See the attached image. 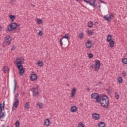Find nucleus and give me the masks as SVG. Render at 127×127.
Listing matches in <instances>:
<instances>
[{"label":"nucleus","mask_w":127,"mask_h":127,"mask_svg":"<svg viewBox=\"0 0 127 127\" xmlns=\"http://www.w3.org/2000/svg\"><path fill=\"white\" fill-rule=\"evenodd\" d=\"M99 103L103 108H106L109 105V97L106 95L100 97Z\"/></svg>","instance_id":"1"},{"label":"nucleus","mask_w":127,"mask_h":127,"mask_svg":"<svg viewBox=\"0 0 127 127\" xmlns=\"http://www.w3.org/2000/svg\"><path fill=\"white\" fill-rule=\"evenodd\" d=\"M15 29H16L17 31H19L20 30V25H18L16 23H11L8 26L7 31H13Z\"/></svg>","instance_id":"2"},{"label":"nucleus","mask_w":127,"mask_h":127,"mask_svg":"<svg viewBox=\"0 0 127 127\" xmlns=\"http://www.w3.org/2000/svg\"><path fill=\"white\" fill-rule=\"evenodd\" d=\"M5 108V104L4 102L2 104H0V119H3L4 117H5V114H4V112H2L3 110L4 111V108Z\"/></svg>","instance_id":"3"},{"label":"nucleus","mask_w":127,"mask_h":127,"mask_svg":"<svg viewBox=\"0 0 127 127\" xmlns=\"http://www.w3.org/2000/svg\"><path fill=\"white\" fill-rule=\"evenodd\" d=\"M84 2L87 3V4H89L91 5V6H93L95 8H101V5H100V3L98 2L97 3H96L95 1H93L92 3L91 1L84 0Z\"/></svg>","instance_id":"4"},{"label":"nucleus","mask_w":127,"mask_h":127,"mask_svg":"<svg viewBox=\"0 0 127 127\" xmlns=\"http://www.w3.org/2000/svg\"><path fill=\"white\" fill-rule=\"evenodd\" d=\"M12 40V38L10 37V36H7L5 38L4 43L6 44H3V46H6V45H9L11 44V42H10Z\"/></svg>","instance_id":"5"},{"label":"nucleus","mask_w":127,"mask_h":127,"mask_svg":"<svg viewBox=\"0 0 127 127\" xmlns=\"http://www.w3.org/2000/svg\"><path fill=\"white\" fill-rule=\"evenodd\" d=\"M95 68H94V71L95 72H99V69H100V67H101V61L99 60H95Z\"/></svg>","instance_id":"6"},{"label":"nucleus","mask_w":127,"mask_h":127,"mask_svg":"<svg viewBox=\"0 0 127 127\" xmlns=\"http://www.w3.org/2000/svg\"><path fill=\"white\" fill-rule=\"evenodd\" d=\"M60 44L61 46H62L63 44L65 46H68V45H69V40H66L65 39H62V38H61L60 39Z\"/></svg>","instance_id":"7"},{"label":"nucleus","mask_w":127,"mask_h":127,"mask_svg":"<svg viewBox=\"0 0 127 127\" xmlns=\"http://www.w3.org/2000/svg\"><path fill=\"white\" fill-rule=\"evenodd\" d=\"M91 97L92 99H94L96 100V103H99V102L100 101L99 99L101 98V96L98 93H92L91 95Z\"/></svg>","instance_id":"8"},{"label":"nucleus","mask_w":127,"mask_h":127,"mask_svg":"<svg viewBox=\"0 0 127 127\" xmlns=\"http://www.w3.org/2000/svg\"><path fill=\"white\" fill-rule=\"evenodd\" d=\"M23 60H24V59H22V60H21L20 61L16 60L17 67H23V65H22V64L24 63Z\"/></svg>","instance_id":"9"},{"label":"nucleus","mask_w":127,"mask_h":127,"mask_svg":"<svg viewBox=\"0 0 127 127\" xmlns=\"http://www.w3.org/2000/svg\"><path fill=\"white\" fill-rule=\"evenodd\" d=\"M17 67L19 70V75H20L21 76H23V74H24V72L25 71L24 68H23V66H18Z\"/></svg>","instance_id":"10"},{"label":"nucleus","mask_w":127,"mask_h":127,"mask_svg":"<svg viewBox=\"0 0 127 127\" xmlns=\"http://www.w3.org/2000/svg\"><path fill=\"white\" fill-rule=\"evenodd\" d=\"M19 104V100L18 99V98L15 99V101L14 102L13 104L12 107V111H13L14 109H13L15 107V108H17L18 107V105Z\"/></svg>","instance_id":"11"},{"label":"nucleus","mask_w":127,"mask_h":127,"mask_svg":"<svg viewBox=\"0 0 127 127\" xmlns=\"http://www.w3.org/2000/svg\"><path fill=\"white\" fill-rule=\"evenodd\" d=\"M103 18L108 21V22H111L112 21V17H111V15H105Z\"/></svg>","instance_id":"12"},{"label":"nucleus","mask_w":127,"mask_h":127,"mask_svg":"<svg viewBox=\"0 0 127 127\" xmlns=\"http://www.w3.org/2000/svg\"><path fill=\"white\" fill-rule=\"evenodd\" d=\"M30 80L32 81L37 80V75L35 73L32 74L30 76Z\"/></svg>","instance_id":"13"},{"label":"nucleus","mask_w":127,"mask_h":127,"mask_svg":"<svg viewBox=\"0 0 127 127\" xmlns=\"http://www.w3.org/2000/svg\"><path fill=\"white\" fill-rule=\"evenodd\" d=\"M92 118L94 120H99L100 119V115L97 113H94L92 115Z\"/></svg>","instance_id":"14"},{"label":"nucleus","mask_w":127,"mask_h":127,"mask_svg":"<svg viewBox=\"0 0 127 127\" xmlns=\"http://www.w3.org/2000/svg\"><path fill=\"white\" fill-rule=\"evenodd\" d=\"M92 42L90 41H88L86 43V46L87 48H91L93 47V45H92Z\"/></svg>","instance_id":"15"},{"label":"nucleus","mask_w":127,"mask_h":127,"mask_svg":"<svg viewBox=\"0 0 127 127\" xmlns=\"http://www.w3.org/2000/svg\"><path fill=\"white\" fill-rule=\"evenodd\" d=\"M39 94V92H38V89L34 88V90L33 91V97H34V96H37Z\"/></svg>","instance_id":"16"},{"label":"nucleus","mask_w":127,"mask_h":127,"mask_svg":"<svg viewBox=\"0 0 127 127\" xmlns=\"http://www.w3.org/2000/svg\"><path fill=\"white\" fill-rule=\"evenodd\" d=\"M76 89L74 88L72 90V91H71V95L70 96V97L71 98H74V97H75V95H76Z\"/></svg>","instance_id":"17"},{"label":"nucleus","mask_w":127,"mask_h":127,"mask_svg":"<svg viewBox=\"0 0 127 127\" xmlns=\"http://www.w3.org/2000/svg\"><path fill=\"white\" fill-rule=\"evenodd\" d=\"M64 38L67 39V40H69L70 39V35H69V34L67 33L65 34L64 36H63L62 39H64Z\"/></svg>","instance_id":"18"},{"label":"nucleus","mask_w":127,"mask_h":127,"mask_svg":"<svg viewBox=\"0 0 127 127\" xmlns=\"http://www.w3.org/2000/svg\"><path fill=\"white\" fill-rule=\"evenodd\" d=\"M77 108L76 106H73L71 107V113H76V112H77Z\"/></svg>","instance_id":"19"},{"label":"nucleus","mask_w":127,"mask_h":127,"mask_svg":"<svg viewBox=\"0 0 127 127\" xmlns=\"http://www.w3.org/2000/svg\"><path fill=\"white\" fill-rule=\"evenodd\" d=\"M50 123V120H49V119H46L44 121V125H45V126H47V127H48V126H49Z\"/></svg>","instance_id":"20"},{"label":"nucleus","mask_w":127,"mask_h":127,"mask_svg":"<svg viewBox=\"0 0 127 127\" xmlns=\"http://www.w3.org/2000/svg\"><path fill=\"white\" fill-rule=\"evenodd\" d=\"M98 126L99 127H105L106 125L105 124V122H100L98 123Z\"/></svg>","instance_id":"21"},{"label":"nucleus","mask_w":127,"mask_h":127,"mask_svg":"<svg viewBox=\"0 0 127 127\" xmlns=\"http://www.w3.org/2000/svg\"><path fill=\"white\" fill-rule=\"evenodd\" d=\"M106 40L107 42H110L112 41V35L110 34L108 35Z\"/></svg>","instance_id":"22"},{"label":"nucleus","mask_w":127,"mask_h":127,"mask_svg":"<svg viewBox=\"0 0 127 127\" xmlns=\"http://www.w3.org/2000/svg\"><path fill=\"white\" fill-rule=\"evenodd\" d=\"M3 71L4 73H7V72L9 71V68H8L6 66H5L3 68Z\"/></svg>","instance_id":"23"},{"label":"nucleus","mask_w":127,"mask_h":127,"mask_svg":"<svg viewBox=\"0 0 127 127\" xmlns=\"http://www.w3.org/2000/svg\"><path fill=\"white\" fill-rule=\"evenodd\" d=\"M114 44H115V42L113 40H111L109 42V45L111 48H112V47H114Z\"/></svg>","instance_id":"24"},{"label":"nucleus","mask_w":127,"mask_h":127,"mask_svg":"<svg viewBox=\"0 0 127 127\" xmlns=\"http://www.w3.org/2000/svg\"><path fill=\"white\" fill-rule=\"evenodd\" d=\"M9 18L10 19H11L12 22H13V21H14V20L15 19V16L13 15H10Z\"/></svg>","instance_id":"25"},{"label":"nucleus","mask_w":127,"mask_h":127,"mask_svg":"<svg viewBox=\"0 0 127 127\" xmlns=\"http://www.w3.org/2000/svg\"><path fill=\"white\" fill-rule=\"evenodd\" d=\"M37 64L39 67H42V66H43V62L42 61H38Z\"/></svg>","instance_id":"26"},{"label":"nucleus","mask_w":127,"mask_h":127,"mask_svg":"<svg viewBox=\"0 0 127 127\" xmlns=\"http://www.w3.org/2000/svg\"><path fill=\"white\" fill-rule=\"evenodd\" d=\"M93 25H94V23H93V22H89L88 24V27H89L90 28H92V27H93Z\"/></svg>","instance_id":"27"},{"label":"nucleus","mask_w":127,"mask_h":127,"mask_svg":"<svg viewBox=\"0 0 127 127\" xmlns=\"http://www.w3.org/2000/svg\"><path fill=\"white\" fill-rule=\"evenodd\" d=\"M122 62L123 64H127V59L124 58L122 60Z\"/></svg>","instance_id":"28"},{"label":"nucleus","mask_w":127,"mask_h":127,"mask_svg":"<svg viewBox=\"0 0 127 127\" xmlns=\"http://www.w3.org/2000/svg\"><path fill=\"white\" fill-rule=\"evenodd\" d=\"M117 80L118 83H119V84H122V83H123V78H122V77H119Z\"/></svg>","instance_id":"29"},{"label":"nucleus","mask_w":127,"mask_h":127,"mask_svg":"<svg viewBox=\"0 0 127 127\" xmlns=\"http://www.w3.org/2000/svg\"><path fill=\"white\" fill-rule=\"evenodd\" d=\"M78 127H85V125L82 122H79L78 124Z\"/></svg>","instance_id":"30"},{"label":"nucleus","mask_w":127,"mask_h":127,"mask_svg":"<svg viewBox=\"0 0 127 127\" xmlns=\"http://www.w3.org/2000/svg\"><path fill=\"white\" fill-rule=\"evenodd\" d=\"M28 107H29V102H26V104H25L24 108L26 110L28 109Z\"/></svg>","instance_id":"31"},{"label":"nucleus","mask_w":127,"mask_h":127,"mask_svg":"<svg viewBox=\"0 0 127 127\" xmlns=\"http://www.w3.org/2000/svg\"><path fill=\"white\" fill-rule=\"evenodd\" d=\"M37 24H41L42 23V20L41 19H38L37 20Z\"/></svg>","instance_id":"32"},{"label":"nucleus","mask_w":127,"mask_h":127,"mask_svg":"<svg viewBox=\"0 0 127 127\" xmlns=\"http://www.w3.org/2000/svg\"><path fill=\"white\" fill-rule=\"evenodd\" d=\"M87 33H88L90 35H94V32L92 30H88Z\"/></svg>","instance_id":"33"},{"label":"nucleus","mask_w":127,"mask_h":127,"mask_svg":"<svg viewBox=\"0 0 127 127\" xmlns=\"http://www.w3.org/2000/svg\"><path fill=\"white\" fill-rule=\"evenodd\" d=\"M115 98L117 100L120 98V95H119V93H118V92H115Z\"/></svg>","instance_id":"34"},{"label":"nucleus","mask_w":127,"mask_h":127,"mask_svg":"<svg viewBox=\"0 0 127 127\" xmlns=\"http://www.w3.org/2000/svg\"><path fill=\"white\" fill-rule=\"evenodd\" d=\"M93 56H94V55H93V54L92 53H89L88 54V58H89V59H91V58H93Z\"/></svg>","instance_id":"35"},{"label":"nucleus","mask_w":127,"mask_h":127,"mask_svg":"<svg viewBox=\"0 0 127 127\" xmlns=\"http://www.w3.org/2000/svg\"><path fill=\"white\" fill-rule=\"evenodd\" d=\"M20 123H19V121H16L15 122V127H19V125H20Z\"/></svg>","instance_id":"36"},{"label":"nucleus","mask_w":127,"mask_h":127,"mask_svg":"<svg viewBox=\"0 0 127 127\" xmlns=\"http://www.w3.org/2000/svg\"><path fill=\"white\" fill-rule=\"evenodd\" d=\"M14 91H16V81L15 80V79H14Z\"/></svg>","instance_id":"37"},{"label":"nucleus","mask_w":127,"mask_h":127,"mask_svg":"<svg viewBox=\"0 0 127 127\" xmlns=\"http://www.w3.org/2000/svg\"><path fill=\"white\" fill-rule=\"evenodd\" d=\"M38 34L39 36H42V31H40Z\"/></svg>","instance_id":"38"},{"label":"nucleus","mask_w":127,"mask_h":127,"mask_svg":"<svg viewBox=\"0 0 127 127\" xmlns=\"http://www.w3.org/2000/svg\"><path fill=\"white\" fill-rule=\"evenodd\" d=\"M13 50H15V46H12V47L11 49V51H13Z\"/></svg>","instance_id":"39"},{"label":"nucleus","mask_w":127,"mask_h":127,"mask_svg":"<svg viewBox=\"0 0 127 127\" xmlns=\"http://www.w3.org/2000/svg\"><path fill=\"white\" fill-rule=\"evenodd\" d=\"M79 38H83V33H80L79 34Z\"/></svg>","instance_id":"40"},{"label":"nucleus","mask_w":127,"mask_h":127,"mask_svg":"<svg viewBox=\"0 0 127 127\" xmlns=\"http://www.w3.org/2000/svg\"><path fill=\"white\" fill-rule=\"evenodd\" d=\"M39 109H42V103H39Z\"/></svg>","instance_id":"41"},{"label":"nucleus","mask_w":127,"mask_h":127,"mask_svg":"<svg viewBox=\"0 0 127 127\" xmlns=\"http://www.w3.org/2000/svg\"><path fill=\"white\" fill-rule=\"evenodd\" d=\"M99 1H100V2H101V3H104V4H106V2H105V1H104L102 0H99Z\"/></svg>","instance_id":"42"},{"label":"nucleus","mask_w":127,"mask_h":127,"mask_svg":"<svg viewBox=\"0 0 127 127\" xmlns=\"http://www.w3.org/2000/svg\"><path fill=\"white\" fill-rule=\"evenodd\" d=\"M18 96H19V94L17 93L15 96V99H17V98H18Z\"/></svg>","instance_id":"43"},{"label":"nucleus","mask_w":127,"mask_h":127,"mask_svg":"<svg viewBox=\"0 0 127 127\" xmlns=\"http://www.w3.org/2000/svg\"><path fill=\"white\" fill-rule=\"evenodd\" d=\"M21 59H22L21 58H17L16 60H17V61H20Z\"/></svg>","instance_id":"44"},{"label":"nucleus","mask_w":127,"mask_h":127,"mask_svg":"<svg viewBox=\"0 0 127 127\" xmlns=\"http://www.w3.org/2000/svg\"><path fill=\"white\" fill-rule=\"evenodd\" d=\"M122 75H123V77H126V72L125 71H123L122 72Z\"/></svg>","instance_id":"45"},{"label":"nucleus","mask_w":127,"mask_h":127,"mask_svg":"<svg viewBox=\"0 0 127 127\" xmlns=\"http://www.w3.org/2000/svg\"><path fill=\"white\" fill-rule=\"evenodd\" d=\"M110 16H112V17H115V15H114L112 13H110Z\"/></svg>","instance_id":"46"},{"label":"nucleus","mask_w":127,"mask_h":127,"mask_svg":"<svg viewBox=\"0 0 127 127\" xmlns=\"http://www.w3.org/2000/svg\"><path fill=\"white\" fill-rule=\"evenodd\" d=\"M76 0L77 1H80L81 0H82V1H84L85 2L84 0Z\"/></svg>","instance_id":"47"},{"label":"nucleus","mask_w":127,"mask_h":127,"mask_svg":"<svg viewBox=\"0 0 127 127\" xmlns=\"http://www.w3.org/2000/svg\"><path fill=\"white\" fill-rule=\"evenodd\" d=\"M2 30V28L1 27V26H0V32Z\"/></svg>","instance_id":"48"},{"label":"nucleus","mask_w":127,"mask_h":127,"mask_svg":"<svg viewBox=\"0 0 127 127\" xmlns=\"http://www.w3.org/2000/svg\"><path fill=\"white\" fill-rule=\"evenodd\" d=\"M90 68H91V69H94V66L91 65V66H90Z\"/></svg>","instance_id":"49"},{"label":"nucleus","mask_w":127,"mask_h":127,"mask_svg":"<svg viewBox=\"0 0 127 127\" xmlns=\"http://www.w3.org/2000/svg\"><path fill=\"white\" fill-rule=\"evenodd\" d=\"M11 3H13V2H14V0H11Z\"/></svg>","instance_id":"50"},{"label":"nucleus","mask_w":127,"mask_h":127,"mask_svg":"<svg viewBox=\"0 0 127 127\" xmlns=\"http://www.w3.org/2000/svg\"><path fill=\"white\" fill-rule=\"evenodd\" d=\"M92 66H93V67H95V68H96V64H93Z\"/></svg>","instance_id":"51"},{"label":"nucleus","mask_w":127,"mask_h":127,"mask_svg":"<svg viewBox=\"0 0 127 127\" xmlns=\"http://www.w3.org/2000/svg\"><path fill=\"white\" fill-rule=\"evenodd\" d=\"M31 6H32V7H35V5L33 4H31Z\"/></svg>","instance_id":"52"},{"label":"nucleus","mask_w":127,"mask_h":127,"mask_svg":"<svg viewBox=\"0 0 127 127\" xmlns=\"http://www.w3.org/2000/svg\"><path fill=\"white\" fill-rule=\"evenodd\" d=\"M93 1V0H87V1Z\"/></svg>","instance_id":"53"},{"label":"nucleus","mask_w":127,"mask_h":127,"mask_svg":"<svg viewBox=\"0 0 127 127\" xmlns=\"http://www.w3.org/2000/svg\"><path fill=\"white\" fill-rule=\"evenodd\" d=\"M87 91H90V88H87Z\"/></svg>","instance_id":"54"},{"label":"nucleus","mask_w":127,"mask_h":127,"mask_svg":"<svg viewBox=\"0 0 127 127\" xmlns=\"http://www.w3.org/2000/svg\"><path fill=\"white\" fill-rule=\"evenodd\" d=\"M99 84H100V85H102V82H99Z\"/></svg>","instance_id":"55"},{"label":"nucleus","mask_w":127,"mask_h":127,"mask_svg":"<svg viewBox=\"0 0 127 127\" xmlns=\"http://www.w3.org/2000/svg\"><path fill=\"white\" fill-rule=\"evenodd\" d=\"M94 1L96 2V1H97V0H93V2H94Z\"/></svg>","instance_id":"56"},{"label":"nucleus","mask_w":127,"mask_h":127,"mask_svg":"<svg viewBox=\"0 0 127 127\" xmlns=\"http://www.w3.org/2000/svg\"><path fill=\"white\" fill-rule=\"evenodd\" d=\"M13 93H14V94H15V91H14V90Z\"/></svg>","instance_id":"57"},{"label":"nucleus","mask_w":127,"mask_h":127,"mask_svg":"<svg viewBox=\"0 0 127 127\" xmlns=\"http://www.w3.org/2000/svg\"><path fill=\"white\" fill-rule=\"evenodd\" d=\"M126 120H127V117H126Z\"/></svg>","instance_id":"58"},{"label":"nucleus","mask_w":127,"mask_h":127,"mask_svg":"<svg viewBox=\"0 0 127 127\" xmlns=\"http://www.w3.org/2000/svg\"><path fill=\"white\" fill-rule=\"evenodd\" d=\"M7 127H9V126H7Z\"/></svg>","instance_id":"59"}]
</instances>
